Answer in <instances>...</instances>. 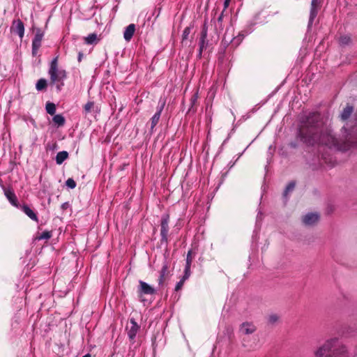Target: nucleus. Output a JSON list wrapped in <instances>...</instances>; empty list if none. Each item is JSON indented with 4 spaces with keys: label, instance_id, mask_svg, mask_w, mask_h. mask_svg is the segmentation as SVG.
<instances>
[{
    "label": "nucleus",
    "instance_id": "39",
    "mask_svg": "<svg viewBox=\"0 0 357 357\" xmlns=\"http://www.w3.org/2000/svg\"><path fill=\"white\" fill-rule=\"evenodd\" d=\"M82 357H91V355L88 354L83 356Z\"/></svg>",
    "mask_w": 357,
    "mask_h": 357
},
{
    "label": "nucleus",
    "instance_id": "2",
    "mask_svg": "<svg viewBox=\"0 0 357 357\" xmlns=\"http://www.w3.org/2000/svg\"><path fill=\"white\" fill-rule=\"evenodd\" d=\"M48 75L51 84H55L57 90L61 91L64 85L63 81L66 78V72L65 70L59 68L58 56L52 60L48 70Z\"/></svg>",
    "mask_w": 357,
    "mask_h": 357
},
{
    "label": "nucleus",
    "instance_id": "13",
    "mask_svg": "<svg viewBox=\"0 0 357 357\" xmlns=\"http://www.w3.org/2000/svg\"><path fill=\"white\" fill-rule=\"evenodd\" d=\"M4 194H5V196L6 197V198L8 199V201L13 206H16V207L18 206L17 197H16L15 194L12 190H6L4 192Z\"/></svg>",
    "mask_w": 357,
    "mask_h": 357
},
{
    "label": "nucleus",
    "instance_id": "35",
    "mask_svg": "<svg viewBox=\"0 0 357 357\" xmlns=\"http://www.w3.org/2000/svg\"><path fill=\"white\" fill-rule=\"evenodd\" d=\"M167 271V266H164L162 268L161 273H160V277L159 279V283L161 284L163 282V278L165 276V272Z\"/></svg>",
    "mask_w": 357,
    "mask_h": 357
},
{
    "label": "nucleus",
    "instance_id": "24",
    "mask_svg": "<svg viewBox=\"0 0 357 357\" xmlns=\"http://www.w3.org/2000/svg\"><path fill=\"white\" fill-rule=\"evenodd\" d=\"M191 28L190 26H187L184 29L182 34V40L183 42L188 38V36L190 33Z\"/></svg>",
    "mask_w": 357,
    "mask_h": 357
},
{
    "label": "nucleus",
    "instance_id": "42",
    "mask_svg": "<svg viewBox=\"0 0 357 357\" xmlns=\"http://www.w3.org/2000/svg\"><path fill=\"white\" fill-rule=\"evenodd\" d=\"M243 347H247V345H246V344H245L244 343L243 344Z\"/></svg>",
    "mask_w": 357,
    "mask_h": 357
},
{
    "label": "nucleus",
    "instance_id": "4",
    "mask_svg": "<svg viewBox=\"0 0 357 357\" xmlns=\"http://www.w3.org/2000/svg\"><path fill=\"white\" fill-rule=\"evenodd\" d=\"M333 337L328 338L314 351V357H329L333 346Z\"/></svg>",
    "mask_w": 357,
    "mask_h": 357
},
{
    "label": "nucleus",
    "instance_id": "12",
    "mask_svg": "<svg viewBox=\"0 0 357 357\" xmlns=\"http://www.w3.org/2000/svg\"><path fill=\"white\" fill-rule=\"evenodd\" d=\"M130 322L131 326L128 330V335L130 337V339L132 340L136 336L139 326H138L137 324L136 323V321L133 319H131Z\"/></svg>",
    "mask_w": 357,
    "mask_h": 357
},
{
    "label": "nucleus",
    "instance_id": "31",
    "mask_svg": "<svg viewBox=\"0 0 357 357\" xmlns=\"http://www.w3.org/2000/svg\"><path fill=\"white\" fill-rule=\"evenodd\" d=\"M349 41H350V38L347 36H342L340 38V43L342 45H347L349 43Z\"/></svg>",
    "mask_w": 357,
    "mask_h": 357
},
{
    "label": "nucleus",
    "instance_id": "41",
    "mask_svg": "<svg viewBox=\"0 0 357 357\" xmlns=\"http://www.w3.org/2000/svg\"><path fill=\"white\" fill-rule=\"evenodd\" d=\"M218 20H222V16H220Z\"/></svg>",
    "mask_w": 357,
    "mask_h": 357
},
{
    "label": "nucleus",
    "instance_id": "19",
    "mask_svg": "<svg viewBox=\"0 0 357 357\" xmlns=\"http://www.w3.org/2000/svg\"><path fill=\"white\" fill-rule=\"evenodd\" d=\"M353 112V107L351 106H347L346 108L344 109L343 112L341 114V118L342 120L347 119Z\"/></svg>",
    "mask_w": 357,
    "mask_h": 357
},
{
    "label": "nucleus",
    "instance_id": "5",
    "mask_svg": "<svg viewBox=\"0 0 357 357\" xmlns=\"http://www.w3.org/2000/svg\"><path fill=\"white\" fill-rule=\"evenodd\" d=\"M43 38V33H42L40 30L37 31L34 38L32 41V54L36 56L38 53L39 48L41 46V41Z\"/></svg>",
    "mask_w": 357,
    "mask_h": 357
},
{
    "label": "nucleus",
    "instance_id": "11",
    "mask_svg": "<svg viewBox=\"0 0 357 357\" xmlns=\"http://www.w3.org/2000/svg\"><path fill=\"white\" fill-rule=\"evenodd\" d=\"M135 32V25L134 24H129L125 29L124 32H123V38L124 39L129 42L134 33Z\"/></svg>",
    "mask_w": 357,
    "mask_h": 357
},
{
    "label": "nucleus",
    "instance_id": "27",
    "mask_svg": "<svg viewBox=\"0 0 357 357\" xmlns=\"http://www.w3.org/2000/svg\"><path fill=\"white\" fill-rule=\"evenodd\" d=\"M66 185L68 188L70 189H74L76 187L75 181L71 178L67 179V181H66Z\"/></svg>",
    "mask_w": 357,
    "mask_h": 357
},
{
    "label": "nucleus",
    "instance_id": "22",
    "mask_svg": "<svg viewBox=\"0 0 357 357\" xmlns=\"http://www.w3.org/2000/svg\"><path fill=\"white\" fill-rule=\"evenodd\" d=\"M47 86V80L45 79H40L36 83V89L38 91H42Z\"/></svg>",
    "mask_w": 357,
    "mask_h": 357
},
{
    "label": "nucleus",
    "instance_id": "30",
    "mask_svg": "<svg viewBox=\"0 0 357 357\" xmlns=\"http://www.w3.org/2000/svg\"><path fill=\"white\" fill-rule=\"evenodd\" d=\"M279 320V316L276 314H272L268 317V321L271 324H274Z\"/></svg>",
    "mask_w": 357,
    "mask_h": 357
},
{
    "label": "nucleus",
    "instance_id": "23",
    "mask_svg": "<svg viewBox=\"0 0 357 357\" xmlns=\"http://www.w3.org/2000/svg\"><path fill=\"white\" fill-rule=\"evenodd\" d=\"M46 111L48 114L53 115L56 112V106L52 102H47L45 107Z\"/></svg>",
    "mask_w": 357,
    "mask_h": 357
},
{
    "label": "nucleus",
    "instance_id": "9",
    "mask_svg": "<svg viewBox=\"0 0 357 357\" xmlns=\"http://www.w3.org/2000/svg\"><path fill=\"white\" fill-rule=\"evenodd\" d=\"M139 293L140 294H149L152 295L154 294L155 291L154 288L150 286L146 282L139 280Z\"/></svg>",
    "mask_w": 357,
    "mask_h": 357
},
{
    "label": "nucleus",
    "instance_id": "28",
    "mask_svg": "<svg viewBox=\"0 0 357 357\" xmlns=\"http://www.w3.org/2000/svg\"><path fill=\"white\" fill-rule=\"evenodd\" d=\"M51 236H52L51 233L48 231H43L39 236H38V240L49 239L51 238Z\"/></svg>",
    "mask_w": 357,
    "mask_h": 357
},
{
    "label": "nucleus",
    "instance_id": "29",
    "mask_svg": "<svg viewBox=\"0 0 357 357\" xmlns=\"http://www.w3.org/2000/svg\"><path fill=\"white\" fill-rule=\"evenodd\" d=\"M190 275V266L185 265V271H184V275L183 276V278L184 280L188 279V278Z\"/></svg>",
    "mask_w": 357,
    "mask_h": 357
},
{
    "label": "nucleus",
    "instance_id": "6",
    "mask_svg": "<svg viewBox=\"0 0 357 357\" xmlns=\"http://www.w3.org/2000/svg\"><path fill=\"white\" fill-rule=\"evenodd\" d=\"M169 219L168 215H163L161 219V229L160 234L162 241L167 240V235L169 231Z\"/></svg>",
    "mask_w": 357,
    "mask_h": 357
},
{
    "label": "nucleus",
    "instance_id": "40",
    "mask_svg": "<svg viewBox=\"0 0 357 357\" xmlns=\"http://www.w3.org/2000/svg\"><path fill=\"white\" fill-rule=\"evenodd\" d=\"M355 356H356V357H357V348L355 350Z\"/></svg>",
    "mask_w": 357,
    "mask_h": 357
},
{
    "label": "nucleus",
    "instance_id": "15",
    "mask_svg": "<svg viewBox=\"0 0 357 357\" xmlns=\"http://www.w3.org/2000/svg\"><path fill=\"white\" fill-rule=\"evenodd\" d=\"M318 1L319 0H312L309 24L312 23L314 19L315 18V17L317 14Z\"/></svg>",
    "mask_w": 357,
    "mask_h": 357
},
{
    "label": "nucleus",
    "instance_id": "7",
    "mask_svg": "<svg viewBox=\"0 0 357 357\" xmlns=\"http://www.w3.org/2000/svg\"><path fill=\"white\" fill-rule=\"evenodd\" d=\"M11 31L15 34H17L20 38H22L24 33V26L23 22L20 20L14 21L11 26Z\"/></svg>",
    "mask_w": 357,
    "mask_h": 357
},
{
    "label": "nucleus",
    "instance_id": "38",
    "mask_svg": "<svg viewBox=\"0 0 357 357\" xmlns=\"http://www.w3.org/2000/svg\"><path fill=\"white\" fill-rule=\"evenodd\" d=\"M197 94H195L191 98L192 104H194L195 102V101L197 100Z\"/></svg>",
    "mask_w": 357,
    "mask_h": 357
},
{
    "label": "nucleus",
    "instance_id": "17",
    "mask_svg": "<svg viewBox=\"0 0 357 357\" xmlns=\"http://www.w3.org/2000/svg\"><path fill=\"white\" fill-rule=\"evenodd\" d=\"M68 157V153L66 151H60L56 154V162L57 165H61Z\"/></svg>",
    "mask_w": 357,
    "mask_h": 357
},
{
    "label": "nucleus",
    "instance_id": "32",
    "mask_svg": "<svg viewBox=\"0 0 357 357\" xmlns=\"http://www.w3.org/2000/svg\"><path fill=\"white\" fill-rule=\"evenodd\" d=\"M192 261V250H189L186 257V265L191 266Z\"/></svg>",
    "mask_w": 357,
    "mask_h": 357
},
{
    "label": "nucleus",
    "instance_id": "10",
    "mask_svg": "<svg viewBox=\"0 0 357 357\" xmlns=\"http://www.w3.org/2000/svg\"><path fill=\"white\" fill-rule=\"evenodd\" d=\"M239 331L241 334L250 335L256 331V326L251 322H244L241 325Z\"/></svg>",
    "mask_w": 357,
    "mask_h": 357
},
{
    "label": "nucleus",
    "instance_id": "34",
    "mask_svg": "<svg viewBox=\"0 0 357 357\" xmlns=\"http://www.w3.org/2000/svg\"><path fill=\"white\" fill-rule=\"evenodd\" d=\"M201 38H207V26L206 24L204 25L202 32H201Z\"/></svg>",
    "mask_w": 357,
    "mask_h": 357
},
{
    "label": "nucleus",
    "instance_id": "25",
    "mask_svg": "<svg viewBox=\"0 0 357 357\" xmlns=\"http://www.w3.org/2000/svg\"><path fill=\"white\" fill-rule=\"evenodd\" d=\"M295 187L294 182H290L286 187L285 190L284 192V196H287L289 192H291Z\"/></svg>",
    "mask_w": 357,
    "mask_h": 357
},
{
    "label": "nucleus",
    "instance_id": "3",
    "mask_svg": "<svg viewBox=\"0 0 357 357\" xmlns=\"http://www.w3.org/2000/svg\"><path fill=\"white\" fill-rule=\"evenodd\" d=\"M333 346L329 357H349L346 344L337 337H333Z\"/></svg>",
    "mask_w": 357,
    "mask_h": 357
},
{
    "label": "nucleus",
    "instance_id": "20",
    "mask_svg": "<svg viewBox=\"0 0 357 357\" xmlns=\"http://www.w3.org/2000/svg\"><path fill=\"white\" fill-rule=\"evenodd\" d=\"M85 43L88 45L96 43L98 40V37L96 33H91L85 38Z\"/></svg>",
    "mask_w": 357,
    "mask_h": 357
},
{
    "label": "nucleus",
    "instance_id": "16",
    "mask_svg": "<svg viewBox=\"0 0 357 357\" xmlns=\"http://www.w3.org/2000/svg\"><path fill=\"white\" fill-rule=\"evenodd\" d=\"M162 109H163V105H162L158 109V111L155 112V114L153 116V117L151 118V129L153 130L154 128V127L157 125V123H158L159 121V119H160V115H161V112L162 111Z\"/></svg>",
    "mask_w": 357,
    "mask_h": 357
},
{
    "label": "nucleus",
    "instance_id": "8",
    "mask_svg": "<svg viewBox=\"0 0 357 357\" xmlns=\"http://www.w3.org/2000/svg\"><path fill=\"white\" fill-rule=\"evenodd\" d=\"M319 215L317 213H309L303 217V222L307 226L314 225L318 222Z\"/></svg>",
    "mask_w": 357,
    "mask_h": 357
},
{
    "label": "nucleus",
    "instance_id": "21",
    "mask_svg": "<svg viewBox=\"0 0 357 357\" xmlns=\"http://www.w3.org/2000/svg\"><path fill=\"white\" fill-rule=\"evenodd\" d=\"M208 45L207 40L206 38H201L199 40V56H201L202 52L204 49L206 48Z\"/></svg>",
    "mask_w": 357,
    "mask_h": 357
},
{
    "label": "nucleus",
    "instance_id": "36",
    "mask_svg": "<svg viewBox=\"0 0 357 357\" xmlns=\"http://www.w3.org/2000/svg\"><path fill=\"white\" fill-rule=\"evenodd\" d=\"M186 280H184L183 278L182 279L176 284V287H175V290L176 291H178L180 290L183 285V283Z\"/></svg>",
    "mask_w": 357,
    "mask_h": 357
},
{
    "label": "nucleus",
    "instance_id": "1",
    "mask_svg": "<svg viewBox=\"0 0 357 357\" xmlns=\"http://www.w3.org/2000/svg\"><path fill=\"white\" fill-rule=\"evenodd\" d=\"M320 114L312 113L306 119L299 130V135L304 142L309 145H321L330 149H335L340 151H347L357 146V126L352 128L351 130L344 126L342 135L344 139H337L332 135L331 130L321 128Z\"/></svg>",
    "mask_w": 357,
    "mask_h": 357
},
{
    "label": "nucleus",
    "instance_id": "37",
    "mask_svg": "<svg viewBox=\"0 0 357 357\" xmlns=\"http://www.w3.org/2000/svg\"><path fill=\"white\" fill-rule=\"evenodd\" d=\"M229 3H230V0H225V2H224V8L225 9H226L229 6Z\"/></svg>",
    "mask_w": 357,
    "mask_h": 357
},
{
    "label": "nucleus",
    "instance_id": "18",
    "mask_svg": "<svg viewBox=\"0 0 357 357\" xmlns=\"http://www.w3.org/2000/svg\"><path fill=\"white\" fill-rule=\"evenodd\" d=\"M52 121L57 126H63L65 124L66 120L63 115L56 114L52 119Z\"/></svg>",
    "mask_w": 357,
    "mask_h": 357
},
{
    "label": "nucleus",
    "instance_id": "33",
    "mask_svg": "<svg viewBox=\"0 0 357 357\" xmlns=\"http://www.w3.org/2000/svg\"><path fill=\"white\" fill-rule=\"evenodd\" d=\"M243 40V36L241 35H239L237 37L234 38L231 43L234 44V45H238L241 42V40Z\"/></svg>",
    "mask_w": 357,
    "mask_h": 357
},
{
    "label": "nucleus",
    "instance_id": "14",
    "mask_svg": "<svg viewBox=\"0 0 357 357\" xmlns=\"http://www.w3.org/2000/svg\"><path fill=\"white\" fill-rule=\"evenodd\" d=\"M22 211L31 220L38 222V217L35 212L30 208L27 205H23L21 206Z\"/></svg>",
    "mask_w": 357,
    "mask_h": 357
},
{
    "label": "nucleus",
    "instance_id": "26",
    "mask_svg": "<svg viewBox=\"0 0 357 357\" xmlns=\"http://www.w3.org/2000/svg\"><path fill=\"white\" fill-rule=\"evenodd\" d=\"M94 107V102H88L84 107V112L86 114L90 112Z\"/></svg>",
    "mask_w": 357,
    "mask_h": 357
}]
</instances>
